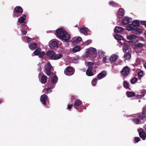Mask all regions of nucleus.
Here are the masks:
<instances>
[{"instance_id":"obj_44","label":"nucleus","mask_w":146,"mask_h":146,"mask_svg":"<svg viewBox=\"0 0 146 146\" xmlns=\"http://www.w3.org/2000/svg\"><path fill=\"white\" fill-rule=\"evenodd\" d=\"M45 54V53L44 52L42 51V52H40V53L39 54V57L40 58H42V57L44 56Z\"/></svg>"},{"instance_id":"obj_28","label":"nucleus","mask_w":146,"mask_h":146,"mask_svg":"<svg viewBox=\"0 0 146 146\" xmlns=\"http://www.w3.org/2000/svg\"><path fill=\"white\" fill-rule=\"evenodd\" d=\"M80 47L78 46H76L72 49V52L75 53L80 50Z\"/></svg>"},{"instance_id":"obj_9","label":"nucleus","mask_w":146,"mask_h":146,"mask_svg":"<svg viewBox=\"0 0 146 146\" xmlns=\"http://www.w3.org/2000/svg\"><path fill=\"white\" fill-rule=\"evenodd\" d=\"M47 96L46 95L44 94L41 96L40 100L43 104L46 105V101L47 100Z\"/></svg>"},{"instance_id":"obj_16","label":"nucleus","mask_w":146,"mask_h":146,"mask_svg":"<svg viewBox=\"0 0 146 146\" xmlns=\"http://www.w3.org/2000/svg\"><path fill=\"white\" fill-rule=\"evenodd\" d=\"M62 56V55L61 54H56L54 53L53 56H52V59L56 60L61 58Z\"/></svg>"},{"instance_id":"obj_26","label":"nucleus","mask_w":146,"mask_h":146,"mask_svg":"<svg viewBox=\"0 0 146 146\" xmlns=\"http://www.w3.org/2000/svg\"><path fill=\"white\" fill-rule=\"evenodd\" d=\"M92 69L88 68L86 72V75L88 76H91L94 75V74L92 72Z\"/></svg>"},{"instance_id":"obj_55","label":"nucleus","mask_w":146,"mask_h":146,"mask_svg":"<svg viewBox=\"0 0 146 146\" xmlns=\"http://www.w3.org/2000/svg\"><path fill=\"white\" fill-rule=\"evenodd\" d=\"M142 97V96L141 95H137L136 96V98L139 99L141 98Z\"/></svg>"},{"instance_id":"obj_25","label":"nucleus","mask_w":146,"mask_h":146,"mask_svg":"<svg viewBox=\"0 0 146 146\" xmlns=\"http://www.w3.org/2000/svg\"><path fill=\"white\" fill-rule=\"evenodd\" d=\"M47 77L46 75H42L41 79V83L42 84H45L47 82Z\"/></svg>"},{"instance_id":"obj_48","label":"nucleus","mask_w":146,"mask_h":146,"mask_svg":"<svg viewBox=\"0 0 146 146\" xmlns=\"http://www.w3.org/2000/svg\"><path fill=\"white\" fill-rule=\"evenodd\" d=\"M141 23L142 25L145 26L146 27V21H141Z\"/></svg>"},{"instance_id":"obj_7","label":"nucleus","mask_w":146,"mask_h":146,"mask_svg":"<svg viewBox=\"0 0 146 146\" xmlns=\"http://www.w3.org/2000/svg\"><path fill=\"white\" fill-rule=\"evenodd\" d=\"M52 67L50 63L46 64L45 66V68L46 71V74L48 76L50 75L51 74L50 70Z\"/></svg>"},{"instance_id":"obj_30","label":"nucleus","mask_w":146,"mask_h":146,"mask_svg":"<svg viewBox=\"0 0 146 146\" xmlns=\"http://www.w3.org/2000/svg\"><path fill=\"white\" fill-rule=\"evenodd\" d=\"M131 57V54L129 52L125 53L124 55V57L127 60H129Z\"/></svg>"},{"instance_id":"obj_38","label":"nucleus","mask_w":146,"mask_h":146,"mask_svg":"<svg viewBox=\"0 0 146 146\" xmlns=\"http://www.w3.org/2000/svg\"><path fill=\"white\" fill-rule=\"evenodd\" d=\"M137 78L134 77L131 79L130 82L132 84H135L136 82H137Z\"/></svg>"},{"instance_id":"obj_4","label":"nucleus","mask_w":146,"mask_h":146,"mask_svg":"<svg viewBox=\"0 0 146 146\" xmlns=\"http://www.w3.org/2000/svg\"><path fill=\"white\" fill-rule=\"evenodd\" d=\"M139 22L137 20H135L133 21L131 24H129L127 26L126 30L128 31H131L133 30V29L135 27H139Z\"/></svg>"},{"instance_id":"obj_17","label":"nucleus","mask_w":146,"mask_h":146,"mask_svg":"<svg viewBox=\"0 0 146 146\" xmlns=\"http://www.w3.org/2000/svg\"><path fill=\"white\" fill-rule=\"evenodd\" d=\"M26 17V15L25 14H23L19 18L18 21L20 23H22L24 22Z\"/></svg>"},{"instance_id":"obj_62","label":"nucleus","mask_w":146,"mask_h":146,"mask_svg":"<svg viewBox=\"0 0 146 146\" xmlns=\"http://www.w3.org/2000/svg\"><path fill=\"white\" fill-rule=\"evenodd\" d=\"M75 27H77V25H76V26H75Z\"/></svg>"},{"instance_id":"obj_29","label":"nucleus","mask_w":146,"mask_h":146,"mask_svg":"<svg viewBox=\"0 0 146 146\" xmlns=\"http://www.w3.org/2000/svg\"><path fill=\"white\" fill-rule=\"evenodd\" d=\"M41 50V49L40 48H38L36 49L33 52V54L36 56L38 55Z\"/></svg>"},{"instance_id":"obj_10","label":"nucleus","mask_w":146,"mask_h":146,"mask_svg":"<svg viewBox=\"0 0 146 146\" xmlns=\"http://www.w3.org/2000/svg\"><path fill=\"white\" fill-rule=\"evenodd\" d=\"M49 47L51 49H55L57 48L58 45L57 42L56 41H53L50 43Z\"/></svg>"},{"instance_id":"obj_33","label":"nucleus","mask_w":146,"mask_h":146,"mask_svg":"<svg viewBox=\"0 0 146 146\" xmlns=\"http://www.w3.org/2000/svg\"><path fill=\"white\" fill-rule=\"evenodd\" d=\"M94 65V64L92 62H90L88 64V69L93 70V68Z\"/></svg>"},{"instance_id":"obj_18","label":"nucleus","mask_w":146,"mask_h":146,"mask_svg":"<svg viewBox=\"0 0 146 146\" xmlns=\"http://www.w3.org/2000/svg\"><path fill=\"white\" fill-rule=\"evenodd\" d=\"M38 45V44L36 43L31 44L29 45V47L31 50H34L37 47Z\"/></svg>"},{"instance_id":"obj_41","label":"nucleus","mask_w":146,"mask_h":146,"mask_svg":"<svg viewBox=\"0 0 146 146\" xmlns=\"http://www.w3.org/2000/svg\"><path fill=\"white\" fill-rule=\"evenodd\" d=\"M135 36L131 35H127V39L131 40H132L135 38Z\"/></svg>"},{"instance_id":"obj_20","label":"nucleus","mask_w":146,"mask_h":146,"mask_svg":"<svg viewBox=\"0 0 146 146\" xmlns=\"http://www.w3.org/2000/svg\"><path fill=\"white\" fill-rule=\"evenodd\" d=\"M109 5L114 7H119V5L117 3H115L114 1H110L109 3Z\"/></svg>"},{"instance_id":"obj_57","label":"nucleus","mask_w":146,"mask_h":146,"mask_svg":"<svg viewBox=\"0 0 146 146\" xmlns=\"http://www.w3.org/2000/svg\"><path fill=\"white\" fill-rule=\"evenodd\" d=\"M91 40H87L86 42V43H87V45H88V44H90L91 42Z\"/></svg>"},{"instance_id":"obj_52","label":"nucleus","mask_w":146,"mask_h":146,"mask_svg":"<svg viewBox=\"0 0 146 146\" xmlns=\"http://www.w3.org/2000/svg\"><path fill=\"white\" fill-rule=\"evenodd\" d=\"M142 111L145 113H146V105L143 108Z\"/></svg>"},{"instance_id":"obj_3","label":"nucleus","mask_w":146,"mask_h":146,"mask_svg":"<svg viewBox=\"0 0 146 146\" xmlns=\"http://www.w3.org/2000/svg\"><path fill=\"white\" fill-rule=\"evenodd\" d=\"M23 11V9L21 6L16 7L13 10V17H16L19 16L22 14Z\"/></svg>"},{"instance_id":"obj_22","label":"nucleus","mask_w":146,"mask_h":146,"mask_svg":"<svg viewBox=\"0 0 146 146\" xmlns=\"http://www.w3.org/2000/svg\"><path fill=\"white\" fill-rule=\"evenodd\" d=\"M140 137L143 140H145L146 138V134L144 131H141L139 133Z\"/></svg>"},{"instance_id":"obj_21","label":"nucleus","mask_w":146,"mask_h":146,"mask_svg":"<svg viewBox=\"0 0 146 146\" xmlns=\"http://www.w3.org/2000/svg\"><path fill=\"white\" fill-rule=\"evenodd\" d=\"M47 83L48 86V88L46 89V90L47 91V93H49L52 92V90L51 89L52 88H53L54 87V86H53V85H50V83H49L48 82Z\"/></svg>"},{"instance_id":"obj_54","label":"nucleus","mask_w":146,"mask_h":146,"mask_svg":"<svg viewBox=\"0 0 146 146\" xmlns=\"http://www.w3.org/2000/svg\"><path fill=\"white\" fill-rule=\"evenodd\" d=\"M103 61H104L105 62H108V60L107 59L106 57H104L103 58Z\"/></svg>"},{"instance_id":"obj_63","label":"nucleus","mask_w":146,"mask_h":146,"mask_svg":"<svg viewBox=\"0 0 146 146\" xmlns=\"http://www.w3.org/2000/svg\"><path fill=\"white\" fill-rule=\"evenodd\" d=\"M145 130H146V129H145Z\"/></svg>"},{"instance_id":"obj_11","label":"nucleus","mask_w":146,"mask_h":146,"mask_svg":"<svg viewBox=\"0 0 146 146\" xmlns=\"http://www.w3.org/2000/svg\"><path fill=\"white\" fill-rule=\"evenodd\" d=\"M107 75L106 72L104 70L102 71L97 75V78L99 79H100L105 77Z\"/></svg>"},{"instance_id":"obj_19","label":"nucleus","mask_w":146,"mask_h":146,"mask_svg":"<svg viewBox=\"0 0 146 146\" xmlns=\"http://www.w3.org/2000/svg\"><path fill=\"white\" fill-rule=\"evenodd\" d=\"M58 80V77L57 76L55 75V76L53 77L51 79V82L52 84L51 85H53V86H55V84L54 85V84H56Z\"/></svg>"},{"instance_id":"obj_12","label":"nucleus","mask_w":146,"mask_h":146,"mask_svg":"<svg viewBox=\"0 0 146 146\" xmlns=\"http://www.w3.org/2000/svg\"><path fill=\"white\" fill-rule=\"evenodd\" d=\"M137 116L140 120H143L146 118V115L145 113L142 111V112L139 113L137 114Z\"/></svg>"},{"instance_id":"obj_1","label":"nucleus","mask_w":146,"mask_h":146,"mask_svg":"<svg viewBox=\"0 0 146 146\" xmlns=\"http://www.w3.org/2000/svg\"><path fill=\"white\" fill-rule=\"evenodd\" d=\"M56 34L60 38L65 41H68L70 38V34L63 28L58 29L56 31Z\"/></svg>"},{"instance_id":"obj_8","label":"nucleus","mask_w":146,"mask_h":146,"mask_svg":"<svg viewBox=\"0 0 146 146\" xmlns=\"http://www.w3.org/2000/svg\"><path fill=\"white\" fill-rule=\"evenodd\" d=\"M124 10L122 8L119 9L117 13V16L118 20H119L120 19L122 18L124 16Z\"/></svg>"},{"instance_id":"obj_14","label":"nucleus","mask_w":146,"mask_h":146,"mask_svg":"<svg viewBox=\"0 0 146 146\" xmlns=\"http://www.w3.org/2000/svg\"><path fill=\"white\" fill-rule=\"evenodd\" d=\"M133 32L136 35H139L142 33L143 31L140 29L139 28L137 27H136L133 29Z\"/></svg>"},{"instance_id":"obj_15","label":"nucleus","mask_w":146,"mask_h":146,"mask_svg":"<svg viewBox=\"0 0 146 146\" xmlns=\"http://www.w3.org/2000/svg\"><path fill=\"white\" fill-rule=\"evenodd\" d=\"M131 20V19L128 17H126L122 20L121 23L123 25H127L129 23Z\"/></svg>"},{"instance_id":"obj_24","label":"nucleus","mask_w":146,"mask_h":146,"mask_svg":"<svg viewBox=\"0 0 146 146\" xmlns=\"http://www.w3.org/2000/svg\"><path fill=\"white\" fill-rule=\"evenodd\" d=\"M82 103V102L79 99H77L75 101L74 103L73 104L74 106L76 108V107L79 106Z\"/></svg>"},{"instance_id":"obj_61","label":"nucleus","mask_w":146,"mask_h":146,"mask_svg":"<svg viewBox=\"0 0 146 146\" xmlns=\"http://www.w3.org/2000/svg\"><path fill=\"white\" fill-rule=\"evenodd\" d=\"M2 102V100L0 99V104H1Z\"/></svg>"},{"instance_id":"obj_51","label":"nucleus","mask_w":146,"mask_h":146,"mask_svg":"<svg viewBox=\"0 0 146 146\" xmlns=\"http://www.w3.org/2000/svg\"><path fill=\"white\" fill-rule=\"evenodd\" d=\"M136 62L137 64H139L141 62L139 58H137L136 59Z\"/></svg>"},{"instance_id":"obj_50","label":"nucleus","mask_w":146,"mask_h":146,"mask_svg":"<svg viewBox=\"0 0 146 146\" xmlns=\"http://www.w3.org/2000/svg\"><path fill=\"white\" fill-rule=\"evenodd\" d=\"M74 106L73 104H68V109H71L72 107Z\"/></svg>"},{"instance_id":"obj_40","label":"nucleus","mask_w":146,"mask_h":146,"mask_svg":"<svg viewBox=\"0 0 146 146\" xmlns=\"http://www.w3.org/2000/svg\"><path fill=\"white\" fill-rule=\"evenodd\" d=\"M97 79L96 78H95L93 80L92 82V84L93 86H95L97 83Z\"/></svg>"},{"instance_id":"obj_53","label":"nucleus","mask_w":146,"mask_h":146,"mask_svg":"<svg viewBox=\"0 0 146 146\" xmlns=\"http://www.w3.org/2000/svg\"><path fill=\"white\" fill-rule=\"evenodd\" d=\"M73 62L74 63H77L78 62V61L77 59V58L76 57H75L73 59Z\"/></svg>"},{"instance_id":"obj_6","label":"nucleus","mask_w":146,"mask_h":146,"mask_svg":"<svg viewBox=\"0 0 146 146\" xmlns=\"http://www.w3.org/2000/svg\"><path fill=\"white\" fill-rule=\"evenodd\" d=\"M130 69L128 66L124 67L121 72L122 76L124 77L127 76L129 74Z\"/></svg>"},{"instance_id":"obj_27","label":"nucleus","mask_w":146,"mask_h":146,"mask_svg":"<svg viewBox=\"0 0 146 146\" xmlns=\"http://www.w3.org/2000/svg\"><path fill=\"white\" fill-rule=\"evenodd\" d=\"M126 94L128 97H131L135 95V94L134 92L130 91H127L126 92Z\"/></svg>"},{"instance_id":"obj_56","label":"nucleus","mask_w":146,"mask_h":146,"mask_svg":"<svg viewBox=\"0 0 146 146\" xmlns=\"http://www.w3.org/2000/svg\"><path fill=\"white\" fill-rule=\"evenodd\" d=\"M23 35H25L27 33V31H21Z\"/></svg>"},{"instance_id":"obj_58","label":"nucleus","mask_w":146,"mask_h":146,"mask_svg":"<svg viewBox=\"0 0 146 146\" xmlns=\"http://www.w3.org/2000/svg\"><path fill=\"white\" fill-rule=\"evenodd\" d=\"M71 99L72 100H74L75 99L74 96H71Z\"/></svg>"},{"instance_id":"obj_31","label":"nucleus","mask_w":146,"mask_h":146,"mask_svg":"<svg viewBox=\"0 0 146 146\" xmlns=\"http://www.w3.org/2000/svg\"><path fill=\"white\" fill-rule=\"evenodd\" d=\"M80 32L81 33L84 35H86L87 33V31L86 28H81L80 29Z\"/></svg>"},{"instance_id":"obj_2","label":"nucleus","mask_w":146,"mask_h":146,"mask_svg":"<svg viewBox=\"0 0 146 146\" xmlns=\"http://www.w3.org/2000/svg\"><path fill=\"white\" fill-rule=\"evenodd\" d=\"M96 53V50L95 48H91L87 49L86 56L87 57H92L93 56H95Z\"/></svg>"},{"instance_id":"obj_23","label":"nucleus","mask_w":146,"mask_h":146,"mask_svg":"<svg viewBox=\"0 0 146 146\" xmlns=\"http://www.w3.org/2000/svg\"><path fill=\"white\" fill-rule=\"evenodd\" d=\"M123 30V28L122 27L116 26L115 28L114 31L115 33H117L121 32Z\"/></svg>"},{"instance_id":"obj_42","label":"nucleus","mask_w":146,"mask_h":146,"mask_svg":"<svg viewBox=\"0 0 146 146\" xmlns=\"http://www.w3.org/2000/svg\"><path fill=\"white\" fill-rule=\"evenodd\" d=\"M82 39L80 37L77 38L74 41V42L76 43H79L82 40Z\"/></svg>"},{"instance_id":"obj_36","label":"nucleus","mask_w":146,"mask_h":146,"mask_svg":"<svg viewBox=\"0 0 146 146\" xmlns=\"http://www.w3.org/2000/svg\"><path fill=\"white\" fill-rule=\"evenodd\" d=\"M135 45L136 48H141L143 46V44L141 43L138 42L135 43Z\"/></svg>"},{"instance_id":"obj_43","label":"nucleus","mask_w":146,"mask_h":146,"mask_svg":"<svg viewBox=\"0 0 146 146\" xmlns=\"http://www.w3.org/2000/svg\"><path fill=\"white\" fill-rule=\"evenodd\" d=\"M140 138L139 137H135L134 143H138L139 141H140Z\"/></svg>"},{"instance_id":"obj_49","label":"nucleus","mask_w":146,"mask_h":146,"mask_svg":"<svg viewBox=\"0 0 146 146\" xmlns=\"http://www.w3.org/2000/svg\"><path fill=\"white\" fill-rule=\"evenodd\" d=\"M32 40V38L29 37H27V41L28 43L30 42Z\"/></svg>"},{"instance_id":"obj_5","label":"nucleus","mask_w":146,"mask_h":146,"mask_svg":"<svg viewBox=\"0 0 146 146\" xmlns=\"http://www.w3.org/2000/svg\"><path fill=\"white\" fill-rule=\"evenodd\" d=\"M65 74L67 75L71 76L73 75L74 73L73 68L71 66H68L66 68L64 71Z\"/></svg>"},{"instance_id":"obj_59","label":"nucleus","mask_w":146,"mask_h":146,"mask_svg":"<svg viewBox=\"0 0 146 146\" xmlns=\"http://www.w3.org/2000/svg\"><path fill=\"white\" fill-rule=\"evenodd\" d=\"M144 66L145 68L146 69V62L144 64Z\"/></svg>"},{"instance_id":"obj_13","label":"nucleus","mask_w":146,"mask_h":146,"mask_svg":"<svg viewBox=\"0 0 146 146\" xmlns=\"http://www.w3.org/2000/svg\"><path fill=\"white\" fill-rule=\"evenodd\" d=\"M118 56L115 54H112L109 60L111 63L115 62L118 59Z\"/></svg>"},{"instance_id":"obj_47","label":"nucleus","mask_w":146,"mask_h":146,"mask_svg":"<svg viewBox=\"0 0 146 146\" xmlns=\"http://www.w3.org/2000/svg\"><path fill=\"white\" fill-rule=\"evenodd\" d=\"M146 93V90H143L141 92V94L142 97L144 96Z\"/></svg>"},{"instance_id":"obj_39","label":"nucleus","mask_w":146,"mask_h":146,"mask_svg":"<svg viewBox=\"0 0 146 146\" xmlns=\"http://www.w3.org/2000/svg\"><path fill=\"white\" fill-rule=\"evenodd\" d=\"M105 52L101 51H99L98 52V54L100 57H102L104 56L105 55Z\"/></svg>"},{"instance_id":"obj_60","label":"nucleus","mask_w":146,"mask_h":146,"mask_svg":"<svg viewBox=\"0 0 146 146\" xmlns=\"http://www.w3.org/2000/svg\"><path fill=\"white\" fill-rule=\"evenodd\" d=\"M23 26H24L25 27H26L27 28V26L25 25H23Z\"/></svg>"},{"instance_id":"obj_46","label":"nucleus","mask_w":146,"mask_h":146,"mask_svg":"<svg viewBox=\"0 0 146 146\" xmlns=\"http://www.w3.org/2000/svg\"><path fill=\"white\" fill-rule=\"evenodd\" d=\"M128 48L127 46H123V51L124 53H125L126 51L128 50Z\"/></svg>"},{"instance_id":"obj_35","label":"nucleus","mask_w":146,"mask_h":146,"mask_svg":"<svg viewBox=\"0 0 146 146\" xmlns=\"http://www.w3.org/2000/svg\"><path fill=\"white\" fill-rule=\"evenodd\" d=\"M54 53V52L53 51H49L47 52L46 53V55L50 57L51 59H52V56H53Z\"/></svg>"},{"instance_id":"obj_34","label":"nucleus","mask_w":146,"mask_h":146,"mask_svg":"<svg viewBox=\"0 0 146 146\" xmlns=\"http://www.w3.org/2000/svg\"><path fill=\"white\" fill-rule=\"evenodd\" d=\"M114 37L115 39L118 40H121L123 39V38L122 36L118 34H116L115 35Z\"/></svg>"},{"instance_id":"obj_45","label":"nucleus","mask_w":146,"mask_h":146,"mask_svg":"<svg viewBox=\"0 0 146 146\" xmlns=\"http://www.w3.org/2000/svg\"><path fill=\"white\" fill-rule=\"evenodd\" d=\"M143 72L141 71L138 73V75L140 77H142L143 76Z\"/></svg>"},{"instance_id":"obj_32","label":"nucleus","mask_w":146,"mask_h":146,"mask_svg":"<svg viewBox=\"0 0 146 146\" xmlns=\"http://www.w3.org/2000/svg\"><path fill=\"white\" fill-rule=\"evenodd\" d=\"M123 85L124 88L127 89L129 88V84L127 81L126 80H125L123 83Z\"/></svg>"},{"instance_id":"obj_37","label":"nucleus","mask_w":146,"mask_h":146,"mask_svg":"<svg viewBox=\"0 0 146 146\" xmlns=\"http://www.w3.org/2000/svg\"><path fill=\"white\" fill-rule=\"evenodd\" d=\"M132 121L136 124H139L140 123V120L139 118H133Z\"/></svg>"}]
</instances>
